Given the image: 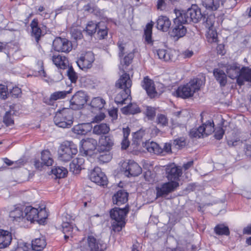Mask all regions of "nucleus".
Listing matches in <instances>:
<instances>
[{
  "mask_svg": "<svg viewBox=\"0 0 251 251\" xmlns=\"http://www.w3.org/2000/svg\"><path fill=\"white\" fill-rule=\"evenodd\" d=\"M203 84L201 79L194 78L186 84L179 86L176 91V96L183 99L191 97L200 89Z\"/></svg>",
  "mask_w": 251,
  "mask_h": 251,
  "instance_id": "1",
  "label": "nucleus"
},
{
  "mask_svg": "<svg viewBox=\"0 0 251 251\" xmlns=\"http://www.w3.org/2000/svg\"><path fill=\"white\" fill-rule=\"evenodd\" d=\"M80 152L85 156H91L97 146V141L92 138H87L81 141Z\"/></svg>",
  "mask_w": 251,
  "mask_h": 251,
  "instance_id": "7",
  "label": "nucleus"
},
{
  "mask_svg": "<svg viewBox=\"0 0 251 251\" xmlns=\"http://www.w3.org/2000/svg\"><path fill=\"white\" fill-rule=\"evenodd\" d=\"M143 147L151 153L158 154L162 152V149L156 143L152 141L145 143Z\"/></svg>",
  "mask_w": 251,
  "mask_h": 251,
  "instance_id": "33",
  "label": "nucleus"
},
{
  "mask_svg": "<svg viewBox=\"0 0 251 251\" xmlns=\"http://www.w3.org/2000/svg\"><path fill=\"white\" fill-rule=\"evenodd\" d=\"M214 231L216 234L219 235H228L230 233L228 227L222 224L216 226L214 228Z\"/></svg>",
  "mask_w": 251,
  "mask_h": 251,
  "instance_id": "44",
  "label": "nucleus"
},
{
  "mask_svg": "<svg viewBox=\"0 0 251 251\" xmlns=\"http://www.w3.org/2000/svg\"><path fill=\"white\" fill-rule=\"evenodd\" d=\"M134 57V53L132 52L128 53L123 59V61H121V64L123 63L126 66H128L132 62Z\"/></svg>",
  "mask_w": 251,
  "mask_h": 251,
  "instance_id": "59",
  "label": "nucleus"
},
{
  "mask_svg": "<svg viewBox=\"0 0 251 251\" xmlns=\"http://www.w3.org/2000/svg\"><path fill=\"white\" fill-rule=\"evenodd\" d=\"M171 25V21L167 17L161 16L157 19L156 26L159 30L167 31Z\"/></svg>",
  "mask_w": 251,
  "mask_h": 251,
  "instance_id": "29",
  "label": "nucleus"
},
{
  "mask_svg": "<svg viewBox=\"0 0 251 251\" xmlns=\"http://www.w3.org/2000/svg\"><path fill=\"white\" fill-rule=\"evenodd\" d=\"M226 72L227 75L231 79L237 78L238 83L242 85L243 82L241 81L242 69L236 64L228 65L226 66Z\"/></svg>",
  "mask_w": 251,
  "mask_h": 251,
  "instance_id": "14",
  "label": "nucleus"
},
{
  "mask_svg": "<svg viewBox=\"0 0 251 251\" xmlns=\"http://www.w3.org/2000/svg\"><path fill=\"white\" fill-rule=\"evenodd\" d=\"M128 212V207L126 205L124 208L115 207L110 212L111 219L114 221L112 228L114 231H120L125 225V218Z\"/></svg>",
  "mask_w": 251,
  "mask_h": 251,
  "instance_id": "2",
  "label": "nucleus"
},
{
  "mask_svg": "<svg viewBox=\"0 0 251 251\" xmlns=\"http://www.w3.org/2000/svg\"><path fill=\"white\" fill-rule=\"evenodd\" d=\"M84 163V159L83 157H77L70 163V170L74 173L77 174L82 169H83Z\"/></svg>",
  "mask_w": 251,
  "mask_h": 251,
  "instance_id": "28",
  "label": "nucleus"
},
{
  "mask_svg": "<svg viewBox=\"0 0 251 251\" xmlns=\"http://www.w3.org/2000/svg\"><path fill=\"white\" fill-rule=\"evenodd\" d=\"M51 173L54 175L56 178L64 177L68 173L67 170L63 167H56L51 170Z\"/></svg>",
  "mask_w": 251,
  "mask_h": 251,
  "instance_id": "42",
  "label": "nucleus"
},
{
  "mask_svg": "<svg viewBox=\"0 0 251 251\" xmlns=\"http://www.w3.org/2000/svg\"><path fill=\"white\" fill-rule=\"evenodd\" d=\"M87 101L86 94L82 91H78L70 100V107L72 109L77 110L83 107Z\"/></svg>",
  "mask_w": 251,
  "mask_h": 251,
  "instance_id": "9",
  "label": "nucleus"
},
{
  "mask_svg": "<svg viewBox=\"0 0 251 251\" xmlns=\"http://www.w3.org/2000/svg\"><path fill=\"white\" fill-rule=\"evenodd\" d=\"M38 209L32 206H27L24 210L25 222V221L32 223L37 221Z\"/></svg>",
  "mask_w": 251,
  "mask_h": 251,
  "instance_id": "20",
  "label": "nucleus"
},
{
  "mask_svg": "<svg viewBox=\"0 0 251 251\" xmlns=\"http://www.w3.org/2000/svg\"><path fill=\"white\" fill-rule=\"evenodd\" d=\"M54 124L59 127L69 128L73 124V116L68 108L58 110L53 119Z\"/></svg>",
  "mask_w": 251,
  "mask_h": 251,
  "instance_id": "3",
  "label": "nucleus"
},
{
  "mask_svg": "<svg viewBox=\"0 0 251 251\" xmlns=\"http://www.w3.org/2000/svg\"><path fill=\"white\" fill-rule=\"evenodd\" d=\"M203 21L205 22V26L208 28V29L212 28L215 22V17L214 16L210 15L206 18L203 17Z\"/></svg>",
  "mask_w": 251,
  "mask_h": 251,
  "instance_id": "55",
  "label": "nucleus"
},
{
  "mask_svg": "<svg viewBox=\"0 0 251 251\" xmlns=\"http://www.w3.org/2000/svg\"><path fill=\"white\" fill-rule=\"evenodd\" d=\"M46 246V242L43 238H36L32 242V249L35 251H41Z\"/></svg>",
  "mask_w": 251,
  "mask_h": 251,
  "instance_id": "39",
  "label": "nucleus"
},
{
  "mask_svg": "<svg viewBox=\"0 0 251 251\" xmlns=\"http://www.w3.org/2000/svg\"><path fill=\"white\" fill-rule=\"evenodd\" d=\"M186 27L182 24H178L175 25L172 31L171 32V35L176 39L183 37L186 33Z\"/></svg>",
  "mask_w": 251,
  "mask_h": 251,
  "instance_id": "30",
  "label": "nucleus"
},
{
  "mask_svg": "<svg viewBox=\"0 0 251 251\" xmlns=\"http://www.w3.org/2000/svg\"><path fill=\"white\" fill-rule=\"evenodd\" d=\"M178 183L176 181H169L156 188L157 197H163L174 191L178 186Z\"/></svg>",
  "mask_w": 251,
  "mask_h": 251,
  "instance_id": "12",
  "label": "nucleus"
},
{
  "mask_svg": "<svg viewBox=\"0 0 251 251\" xmlns=\"http://www.w3.org/2000/svg\"><path fill=\"white\" fill-rule=\"evenodd\" d=\"M48 215L46 209L41 208L40 210H38V213L37 214V219L39 220H37V222L39 224H42L44 223L45 220L47 218Z\"/></svg>",
  "mask_w": 251,
  "mask_h": 251,
  "instance_id": "51",
  "label": "nucleus"
},
{
  "mask_svg": "<svg viewBox=\"0 0 251 251\" xmlns=\"http://www.w3.org/2000/svg\"><path fill=\"white\" fill-rule=\"evenodd\" d=\"M13 251H29V248L25 243L21 242L18 243L16 247L13 249Z\"/></svg>",
  "mask_w": 251,
  "mask_h": 251,
  "instance_id": "63",
  "label": "nucleus"
},
{
  "mask_svg": "<svg viewBox=\"0 0 251 251\" xmlns=\"http://www.w3.org/2000/svg\"><path fill=\"white\" fill-rule=\"evenodd\" d=\"M214 75L216 80L220 83L221 86H224L226 83V75L225 72L220 69H216L213 71Z\"/></svg>",
  "mask_w": 251,
  "mask_h": 251,
  "instance_id": "36",
  "label": "nucleus"
},
{
  "mask_svg": "<svg viewBox=\"0 0 251 251\" xmlns=\"http://www.w3.org/2000/svg\"><path fill=\"white\" fill-rule=\"evenodd\" d=\"M108 33L107 28L105 24L103 22L98 23V28L97 29V34L100 39H104L107 36Z\"/></svg>",
  "mask_w": 251,
  "mask_h": 251,
  "instance_id": "40",
  "label": "nucleus"
},
{
  "mask_svg": "<svg viewBox=\"0 0 251 251\" xmlns=\"http://www.w3.org/2000/svg\"><path fill=\"white\" fill-rule=\"evenodd\" d=\"M53 49L58 52H69L72 49V44L66 38L56 37L53 41Z\"/></svg>",
  "mask_w": 251,
  "mask_h": 251,
  "instance_id": "8",
  "label": "nucleus"
},
{
  "mask_svg": "<svg viewBox=\"0 0 251 251\" xmlns=\"http://www.w3.org/2000/svg\"><path fill=\"white\" fill-rule=\"evenodd\" d=\"M62 232L65 234V239L69 238L70 236L72 237L73 235L78 231V228L73 225L70 219V216L67 214L63 216V222L61 225Z\"/></svg>",
  "mask_w": 251,
  "mask_h": 251,
  "instance_id": "6",
  "label": "nucleus"
},
{
  "mask_svg": "<svg viewBox=\"0 0 251 251\" xmlns=\"http://www.w3.org/2000/svg\"><path fill=\"white\" fill-rule=\"evenodd\" d=\"M222 3L221 0H202V5L207 10L215 11Z\"/></svg>",
  "mask_w": 251,
  "mask_h": 251,
  "instance_id": "32",
  "label": "nucleus"
},
{
  "mask_svg": "<svg viewBox=\"0 0 251 251\" xmlns=\"http://www.w3.org/2000/svg\"><path fill=\"white\" fill-rule=\"evenodd\" d=\"M80 247L83 251H104L106 246L101 241L97 240L92 235H89L80 242Z\"/></svg>",
  "mask_w": 251,
  "mask_h": 251,
  "instance_id": "5",
  "label": "nucleus"
},
{
  "mask_svg": "<svg viewBox=\"0 0 251 251\" xmlns=\"http://www.w3.org/2000/svg\"><path fill=\"white\" fill-rule=\"evenodd\" d=\"M110 127L105 123L97 125L95 126L93 129V132L97 135L105 134L109 132Z\"/></svg>",
  "mask_w": 251,
  "mask_h": 251,
  "instance_id": "38",
  "label": "nucleus"
},
{
  "mask_svg": "<svg viewBox=\"0 0 251 251\" xmlns=\"http://www.w3.org/2000/svg\"><path fill=\"white\" fill-rule=\"evenodd\" d=\"M127 193L124 190H121L113 195L112 197L113 202L115 204L120 205L127 201Z\"/></svg>",
  "mask_w": 251,
  "mask_h": 251,
  "instance_id": "24",
  "label": "nucleus"
},
{
  "mask_svg": "<svg viewBox=\"0 0 251 251\" xmlns=\"http://www.w3.org/2000/svg\"><path fill=\"white\" fill-rule=\"evenodd\" d=\"M92 128L90 124L84 123L74 126L72 130L74 133L77 135H83L90 132Z\"/></svg>",
  "mask_w": 251,
  "mask_h": 251,
  "instance_id": "26",
  "label": "nucleus"
},
{
  "mask_svg": "<svg viewBox=\"0 0 251 251\" xmlns=\"http://www.w3.org/2000/svg\"><path fill=\"white\" fill-rule=\"evenodd\" d=\"M156 53L159 59L165 61H169L173 59L175 51L171 50L158 49L156 50Z\"/></svg>",
  "mask_w": 251,
  "mask_h": 251,
  "instance_id": "31",
  "label": "nucleus"
},
{
  "mask_svg": "<svg viewBox=\"0 0 251 251\" xmlns=\"http://www.w3.org/2000/svg\"><path fill=\"white\" fill-rule=\"evenodd\" d=\"M156 122L158 125L165 126L168 124V119L165 115L161 114H158L157 116Z\"/></svg>",
  "mask_w": 251,
  "mask_h": 251,
  "instance_id": "57",
  "label": "nucleus"
},
{
  "mask_svg": "<svg viewBox=\"0 0 251 251\" xmlns=\"http://www.w3.org/2000/svg\"><path fill=\"white\" fill-rule=\"evenodd\" d=\"M144 177L145 180L150 183H153L155 181L154 174L149 171L145 172L144 174Z\"/></svg>",
  "mask_w": 251,
  "mask_h": 251,
  "instance_id": "61",
  "label": "nucleus"
},
{
  "mask_svg": "<svg viewBox=\"0 0 251 251\" xmlns=\"http://www.w3.org/2000/svg\"><path fill=\"white\" fill-rule=\"evenodd\" d=\"M201 126L203 128V137L211 134L214 131V124L213 121H208Z\"/></svg>",
  "mask_w": 251,
  "mask_h": 251,
  "instance_id": "41",
  "label": "nucleus"
},
{
  "mask_svg": "<svg viewBox=\"0 0 251 251\" xmlns=\"http://www.w3.org/2000/svg\"><path fill=\"white\" fill-rule=\"evenodd\" d=\"M152 25L148 23L146 27V29L144 31L145 38L146 41L148 43H151V34H152Z\"/></svg>",
  "mask_w": 251,
  "mask_h": 251,
  "instance_id": "47",
  "label": "nucleus"
},
{
  "mask_svg": "<svg viewBox=\"0 0 251 251\" xmlns=\"http://www.w3.org/2000/svg\"><path fill=\"white\" fill-rule=\"evenodd\" d=\"M89 177L92 181L99 185L104 186L107 184L106 176L99 167H96L91 172Z\"/></svg>",
  "mask_w": 251,
  "mask_h": 251,
  "instance_id": "13",
  "label": "nucleus"
},
{
  "mask_svg": "<svg viewBox=\"0 0 251 251\" xmlns=\"http://www.w3.org/2000/svg\"><path fill=\"white\" fill-rule=\"evenodd\" d=\"M68 76L72 83H75L77 79L76 73L74 71L72 66L69 67L67 71Z\"/></svg>",
  "mask_w": 251,
  "mask_h": 251,
  "instance_id": "53",
  "label": "nucleus"
},
{
  "mask_svg": "<svg viewBox=\"0 0 251 251\" xmlns=\"http://www.w3.org/2000/svg\"><path fill=\"white\" fill-rule=\"evenodd\" d=\"M69 93H70V90L55 92L50 95V100H56L59 99H64Z\"/></svg>",
  "mask_w": 251,
  "mask_h": 251,
  "instance_id": "46",
  "label": "nucleus"
},
{
  "mask_svg": "<svg viewBox=\"0 0 251 251\" xmlns=\"http://www.w3.org/2000/svg\"><path fill=\"white\" fill-rule=\"evenodd\" d=\"M217 33L213 28L208 29L207 38L210 43H216L218 41Z\"/></svg>",
  "mask_w": 251,
  "mask_h": 251,
  "instance_id": "49",
  "label": "nucleus"
},
{
  "mask_svg": "<svg viewBox=\"0 0 251 251\" xmlns=\"http://www.w3.org/2000/svg\"><path fill=\"white\" fill-rule=\"evenodd\" d=\"M144 134V132L141 130H139L134 133L132 139L133 143L136 145L139 144L143 137Z\"/></svg>",
  "mask_w": 251,
  "mask_h": 251,
  "instance_id": "54",
  "label": "nucleus"
},
{
  "mask_svg": "<svg viewBox=\"0 0 251 251\" xmlns=\"http://www.w3.org/2000/svg\"><path fill=\"white\" fill-rule=\"evenodd\" d=\"M167 177L170 181H176L179 179V177L182 174V170L178 168L174 164L167 166L166 168Z\"/></svg>",
  "mask_w": 251,
  "mask_h": 251,
  "instance_id": "16",
  "label": "nucleus"
},
{
  "mask_svg": "<svg viewBox=\"0 0 251 251\" xmlns=\"http://www.w3.org/2000/svg\"><path fill=\"white\" fill-rule=\"evenodd\" d=\"M122 167L124 171V174L128 177L138 176L142 172V169L140 166L132 160H129L127 163H124Z\"/></svg>",
  "mask_w": 251,
  "mask_h": 251,
  "instance_id": "10",
  "label": "nucleus"
},
{
  "mask_svg": "<svg viewBox=\"0 0 251 251\" xmlns=\"http://www.w3.org/2000/svg\"><path fill=\"white\" fill-rule=\"evenodd\" d=\"M105 103V100L103 99L100 97H96L92 100L91 106L94 108L100 110L104 107Z\"/></svg>",
  "mask_w": 251,
  "mask_h": 251,
  "instance_id": "43",
  "label": "nucleus"
},
{
  "mask_svg": "<svg viewBox=\"0 0 251 251\" xmlns=\"http://www.w3.org/2000/svg\"><path fill=\"white\" fill-rule=\"evenodd\" d=\"M203 128H201V126L197 128H193L190 131V135L191 137L195 138L203 137Z\"/></svg>",
  "mask_w": 251,
  "mask_h": 251,
  "instance_id": "48",
  "label": "nucleus"
},
{
  "mask_svg": "<svg viewBox=\"0 0 251 251\" xmlns=\"http://www.w3.org/2000/svg\"><path fill=\"white\" fill-rule=\"evenodd\" d=\"M41 161V162L39 160H35L34 161V165L36 168L40 169L43 165L50 166L52 165L53 160L50 152L49 151L45 150L42 152Z\"/></svg>",
  "mask_w": 251,
  "mask_h": 251,
  "instance_id": "17",
  "label": "nucleus"
},
{
  "mask_svg": "<svg viewBox=\"0 0 251 251\" xmlns=\"http://www.w3.org/2000/svg\"><path fill=\"white\" fill-rule=\"evenodd\" d=\"M241 78L244 79L247 81L251 82V68L246 67L242 68Z\"/></svg>",
  "mask_w": 251,
  "mask_h": 251,
  "instance_id": "50",
  "label": "nucleus"
},
{
  "mask_svg": "<svg viewBox=\"0 0 251 251\" xmlns=\"http://www.w3.org/2000/svg\"><path fill=\"white\" fill-rule=\"evenodd\" d=\"M176 17L174 19L175 25L180 24L184 25L190 23V20L188 19L189 18L187 15V11L185 10H177L176 12Z\"/></svg>",
  "mask_w": 251,
  "mask_h": 251,
  "instance_id": "27",
  "label": "nucleus"
},
{
  "mask_svg": "<svg viewBox=\"0 0 251 251\" xmlns=\"http://www.w3.org/2000/svg\"><path fill=\"white\" fill-rule=\"evenodd\" d=\"M99 152L100 155L98 156V159L100 162H108L111 159L112 157L109 152Z\"/></svg>",
  "mask_w": 251,
  "mask_h": 251,
  "instance_id": "52",
  "label": "nucleus"
},
{
  "mask_svg": "<svg viewBox=\"0 0 251 251\" xmlns=\"http://www.w3.org/2000/svg\"><path fill=\"white\" fill-rule=\"evenodd\" d=\"M244 151L248 156H251V138L246 140L244 143Z\"/></svg>",
  "mask_w": 251,
  "mask_h": 251,
  "instance_id": "58",
  "label": "nucleus"
},
{
  "mask_svg": "<svg viewBox=\"0 0 251 251\" xmlns=\"http://www.w3.org/2000/svg\"><path fill=\"white\" fill-rule=\"evenodd\" d=\"M224 133V130L222 127H217L215 130L214 137L216 139L220 140L223 138Z\"/></svg>",
  "mask_w": 251,
  "mask_h": 251,
  "instance_id": "64",
  "label": "nucleus"
},
{
  "mask_svg": "<svg viewBox=\"0 0 251 251\" xmlns=\"http://www.w3.org/2000/svg\"><path fill=\"white\" fill-rule=\"evenodd\" d=\"M51 60L57 67L61 69H65L69 66V62L67 58L60 54H54L51 57Z\"/></svg>",
  "mask_w": 251,
  "mask_h": 251,
  "instance_id": "21",
  "label": "nucleus"
},
{
  "mask_svg": "<svg viewBox=\"0 0 251 251\" xmlns=\"http://www.w3.org/2000/svg\"><path fill=\"white\" fill-rule=\"evenodd\" d=\"M187 11L189 18L188 19L190 20V22H193L196 23L202 18L200 9L195 6L188 8Z\"/></svg>",
  "mask_w": 251,
  "mask_h": 251,
  "instance_id": "22",
  "label": "nucleus"
},
{
  "mask_svg": "<svg viewBox=\"0 0 251 251\" xmlns=\"http://www.w3.org/2000/svg\"><path fill=\"white\" fill-rule=\"evenodd\" d=\"M77 152V146L72 141H66L62 144L58 150V158L64 162L70 161Z\"/></svg>",
  "mask_w": 251,
  "mask_h": 251,
  "instance_id": "4",
  "label": "nucleus"
},
{
  "mask_svg": "<svg viewBox=\"0 0 251 251\" xmlns=\"http://www.w3.org/2000/svg\"><path fill=\"white\" fill-rule=\"evenodd\" d=\"M12 235L8 231L0 229V248L7 247L11 243Z\"/></svg>",
  "mask_w": 251,
  "mask_h": 251,
  "instance_id": "23",
  "label": "nucleus"
},
{
  "mask_svg": "<svg viewBox=\"0 0 251 251\" xmlns=\"http://www.w3.org/2000/svg\"><path fill=\"white\" fill-rule=\"evenodd\" d=\"M98 28V24H96L92 21L89 22L85 28L86 33L89 35L94 34Z\"/></svg>",
  "mask_w": 251,
  "mask_h": 251,
  "instance_id": "45",
  "label": "nucleus"
},
{
  "mask_svg": "<svg viewBox=\"0 0 251 251\" xmlns=\"http://www.w3.org/2000/svg\"><path fill=\"white\" fill-rule=\"evenodd\" d=\"M142 86L151 98H153L156 95L157 93L155 90L154 83L148 77L144 78L142 83Z\"/></svg>",
  "mask_w": 251,
  "mask_h": 251,
  "instance_id": "19",
  "label": "nucleus"
},
{
  "mask_svg": "<svg viewBox=\"0 0 251 251\" xmlns=\"http://www.w3.org/2000/svg\"><path fill=\"white\" fill-rule=\"evenodd\" d=\"M132 85V81L128 74L124 73L117 81L115 86L117 88L125 90L126 89H130Z\"/></svg>",
  "mask_w": 251,
  "mask_h": 251,
  "instance_id": "18",
  "label": "nucleus"
},
{
  "mask_svg": "<svg viewBox=\"0 0 251 251\" xmlns=\"http://www.w3.org/2000/svg\"><path fill=\"white\" fill-rule=\"evenodd\" d=\"M8 94L7 87L4 85L0 84V98L5 100Z\"/></svg>",
  "mask_w": 251,
  "mask_h": 251,
  "instance_id": "62",
  "label": "nucleus"
},
{
  "mask_svg": "<svg viewBox=\"0 0 251 251\" xmlns=\"http://www.w3.org/2000/svg\"><path fill=\"white\" fill-rule=\"evenodd\" d=\"M24 211L20 208H15L10 212V217L13 221L20 222H25Z\"/></svg>",
  "mask_w": 251,
  "mask_h": 251,
  "instance_id": "34",
  "label": "nucleus"
},
{
  "mask_svg": "<svg viewBox=\"0 0 251 251\" xmlns=\"http://www.w3.org/2000/svg\"><path fill=\"white\" fill-rule=\"evenodd\" d=\"M173 145L177 148H182L185 146L186 142L184 138H180L174 140Z\"/></svg>",
  "mask_w": 251,
  "mask_h": 251,
  "instance_id": "60",
  "label": "nucleus"
},
{
  "mask_svg": "<svg viewBox=\"0 0 251 251\" xmlns=\"http://www.w3.org/2000/svg\"><path fill=\"white\" fill-rule=\"evenodd\" d=\"M130 90L126 89L125 90H122L118 93L115 98V101L117 104L123 105L126 103V101L130 100Z\"/></svg>",
  "mask_w": 251,
  "mask_h": 251,
  "instance_id": "25",
  "label": "nucleus"
},
{
  "mask_svg": "<svg viewBox=\"0 0 251 251\" xmlns=\"http://www.w3.org/2000/svg\"><path fill=\"white\" fill-rule=\"evenodd\" d=\"M30 26L32 29V35L34 36L36 42L38 43L40 39L42 31L38 26L37 20L33 19L30 23Z\"/></svg>",
  "mask_w": 251,
  "mask_h": 251,
  "instance_id": "35",
  "label": "nucleus"
},
{
  "mask_svg": "<svg viewBox=\"0 0 251 251\" xmlns=\"http://www.w3.org/2000/svg\"><path fill=\"white\" fill-rule=\"evenodd\" d=\"M94 60L95 57L93 53L88 51L84 54H82L76 61V63L81 70H87L91 68Z\"/></svg>",
  "mask_w": 251,
  "mask_h": 251,
  "instance_id": "11",
  "label": "nucleus"
},
{
  "mask_svg": "<svg viewBox=\"0 0 251 251\" xmlns=\"http://www.w3.org/2000/svg\"><path fill=\"white\" fill-rule=\"evenodd\" d=\"M114 145L113 137L110 135L102 136L100 140L98 151L100 152H109Z\"/></svg>",
  "mask_w": 251,
  "mask_h": 251,
  "instance_id": "15",
  "label": "nucleus"
},
{
  "mask_svg": "<svg viewBox=\"0 0 251 251\" xmlns=\"http://www.w3.org/2000/svg\"><path fill=\"white\" fill-rule=\"evenodd\" d=\"M3 122L7 126H10L13 125L14 120L10 112H6L3 117Z\"/></svg>",
  "mask_w": 251,
  "mask_h": 251,
  "instance_id": "56",
  "label": "nucleus"
},
{
  "mask_svg": "<svg viewBox=\"0 0 251 251\" xmlns=\"http://www.w3.org/2000/svg\"><path fill=\"white\" fill-rule=\"evenodd\" d=\"M122 112L124 114H135L140 112L138 106L136 103H130L121 109Z\"/></svg>",
  "mask_w": 251,
  "mask_h": 251,
  "instance_id": "37",
  "label": "nucleus"
}]
</instances>
